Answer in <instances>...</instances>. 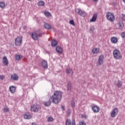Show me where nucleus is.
Returning <instances> with one entry per match:
<instances>
[{
    "label": "nucleus",
    "mask_w": 125,
    "mask_h": 125,
    "mask_svg": "<svg viewBox=\"0 0 125 125\" xmlns=\"http://www.w3.org/2000/svg\"><path fill=\"white\" fill-rule=\"evenodd\" d=\"M62 92L55 91L53 95L51 97V100L54 104H58L62 99Z\"/></svg>",
    "instance_id": "f257e3e1"
},
{
    "label": "nucleus",
    "mask_w": 125,
    "mask_h": 125,
    "mask_svg": "<svg viewBox=\"0 0 125 125\" xmlns=\"http://www.w3.org/2000/svg\"><path fill=\"white\" fill-rule=\"evenodd\" d=\"M42 37L41 31H34L32 33V38L34 41H38L39 38Z\"/></svg>",
    "instance_id": "f03ea898"
},
{
    "label": "nucleus",
    "mask_w": 125,
    "mask_h": 125,
    "mask_svg": "<svg viewBox=\"0 0 125 125\" xmlns=\"http://www.w3.org/2000/svg\"><path fill=\"white\" fill-rule=\"evenodd\" d=\"M113 57L115 59L117 60H121L123 56L121 54V52L118 49H116L113 51Z\"/></svg>",
    "instance_id": "7ed1b4c3"
},
{
    "label": "nucleus",
    "mask_w": 125,
    "mask_h": 125,
    "mask_svg": "<svg viewBox=\"0 0 125 125\" xmlns=\"http://www.w3.org/2000/svg\"><path fill=\"white\" fill-rule=\"evenodd\" d=\"M30 110L31 112H34V113H38L39 110H41V105L39 104H33L31 106Z\"/></svg>",
    "instance_id": "20e7f679"
},
{
    "label": "nucleus",
    "mask_w": 125,
    "mask_h": 125,
    "mask_svg": "<svg viewBox=\"0 0 125 125\" xmlns=\"http://www.w3.org/2000/svg\"><path fill=\"white\" fill-rule=\"evenodd\" d=\"M106 18L110 22H114L115 21V16L111 12H108L106 14Z\"/></svg>",
    "instance_id": "39448f33"
},
{
    "label": "nucleus",
    "mask_w": 125,
    "mask_h": 125,
    "mask_svg": "<svg viewBox=\"0 0 125 125\" xmlns=\"http://www.w3.org/2000/svg\"><path fill=\"white\" fill-rule=\"evenodd\" d=\"M22 37L19 36L15 40V44L16 46H20L22 43Z\"/></svg>",
    "instance_id": "423d86ee"
},
{
    "label": "nucleus",
    "mask_w": 125,
    "mask_h": 125,
    "mask_svg": "<svg viewBox=\"0 0 125 125\" xmlns=\"http://www.w3.org/2000/svg\"><path fill=\"white\" fill-rule=\"evenodd\" d=\"M104 60V55L101 54L98 59V62L97 63V66H101L103 64V61Z\"/></svg>",
    "instance_id": "0eeeda50"
},
{
    "label": "nucleus",
    "mask_w": 125,
    "mask_h": 125,
    "mask_svg": "<svg viewBox=\"0 0 125 125\" xmlns=\"http://www.w3.org/2000/svg\"><path fill=\"white\" fill-rule=\"evenodd\" d=\"M118 113H119V109L118 108H114L112 111L110 112L111 117H112V118H115V117L118 115Z\"/></svg>",
    "instance_id": "6e6552de"
},
{
    "label": "nucleus",
    "mask_w": 125,
    "mask_h": 125,
    "mask_svg": "<svg viewBox=\"0 0 125 125\" xmlns=\"http://www.w3.org/2000/svg\"><path fill=\"white\" fill-rule=\"evenodd\" d=\"M76 125V122L75 121V120H73L72 122H71V120L70 119H67L65 122V125Z\"/></svg>",
    "instance_id": "1a4fd4ad"
},
{
    "label": "nucleus",
    "mask_w": 125,
    "mask_h": 125,
    "mask_svg": "<svg viewBox=\"0 0 125 125\" xmlns=\"http://www.w3.org/2000/svg\"><path fill=\"white\" fill-rule=\"evenodd\" d=\"M42 66L44 69H47L48 64H47V61L45 60H43L42 62Z\"/></svg>",
    "instance_id": "9d476101"
},
{
    "label": "nucleus",
    "mask_w": 125,
    "mask_h": 125,
    "mask_svg": "<svg viewBox=\"0 0 125 125\" xmlns=\"http://www.w3.org/2000/svg\"><path fill=\"white\" fill-rule=\"evenodd\" d=\"M2 63L5 65V66H7L8 65V60L6 57L4 56L2 58Z\"/></svg>",
    "instance_id": "9b49d317"
},
{
    "label": "nucleus",
    "mask_w": 125,
    "mask_h": 125,
    "mask_svg": "<svg viewBox=\"0 0 125 125\" xmlns=\"http://www.w3.org/2000/svg\"><path fill=\"white\" fill-rule=\"evenodd\" d=\"M56 50L58 53H59L60 54H61L62 52H63V49L61 47L58 46L56 48Z\"/></svg>",
    "instance_id": "f8f14e48"
},
{
    "label": "nucleus",
    "mask_w": 125,
    "mask_h": 125,
    "mask_svg": "<svg viewBox=\"0 0 125 125\" xmlns=\"http://www.w3.org/2000/svg\"><path fill=\"white\" fill-rule=\"evenodd\" d=\"M67 91H71L72 90V84L70 81L67 82Z\"/></svg>",
    "instance_id": "ddd939ff"
},
{
    "label": "nucleus",
    "mask_w": 125,
    "mask_h": 125,
    "mask_svg": "<svg viewBox=\"0 0 125 125\" xmlns=\"http://www.w3.org/2000/svg\"><path fill=\"white\" fill-rule=\"evenodd\" d=\"M51 46H52L53 47H54L55 46H57V44H58V43L57 42V41H56L55 39H53L52 41H51Z\"/></svg>",
    "instance_id": "4468645a"
},
{
    "label": "nucleus",
    "mask_w": 125,
    "mask_h": 125,
    "mask_svg": "<svg viewBox=\"0 0 125 125\" xmlns=\"http://www.w3.org/2000/svg\"><path fill=\"white\" fill-rule=\"evenodd\" d=\"M18 75L16 74H14L11 75V80H13V81H17L18 80Z\"/></svg>",
    "instance_id": "2eb2a0df"
},
{
    "label": "nucleus",
    "mask_w": 125,
    "mask_h": 125,
    "mask_svg": "<svg viewBox=\"0 0 125 125\" xmlns=\"http://www.w3.org/2000/svg\"><path fill=\"white\" fill-rule=\"evenodd\" d=\"M23 118L25 120H30V119H32V115L31 114H25L23 115Z\"/></svg>",
    "instance_id": "dca6fc26"
},
{
    "label": "nucleus",
    "mask_w": 125,
    "mask_h": 125,
    "mask_svg": "<svg viewBox=\"0 0 125 125\" xmlns=\"http://www.w3.org/2000/svg\"><path fill=\"white\" fill-rule=\"evenodd\" d=\"M110 41L112 43H117L118 42V38L117 37H112L110 39Z\"/></svg>",
    "instance_id": "f3484780"
},
{
    "label": "nucleus",
    "mask_w": 125,
    "mask_h": 125,
    "mask_svg": "<svg viewBox=\"0 0 125 125\" xmlns=\"http://www.w3.org/2000/svg\"><path fill=\"white\" fill-rule=\"evenodd\" d=\"M66 73L67 75H69V74H71V75H73V74H74V71H73V69L71 68H66Z\"/></svg>",
    "instance_id": "a211bd4d"
},
{
    "label": "nucleus",
    "mask_w": 125,
    "mask_h": 125,
    "mask_svg": "<svg viewBox=\"0 0 125 125\" xmlns=\"http://www.w3.org/2000/svg\"><path fill=\"white\" fill-rule=\"evenodd\" d=\"M44 27L46 30H50L51 29V26L47 23H45L44 24Z\"/></svg>",
    "instance_id": "6ab92c4d"
},
{
    "label": "nucleus",
    "mask_w": 125,
    "mask_h": 125,
    "mask_svg": "<svg viewBox=\"0 0 125 125\" xmlns=\"http://www.w3.org/2000/svg\"><path fill=\"white\" fill-rule=\"evenodd\" d=\"M9 90L11 93H14L15 92V87L14 86H10Z\"/></svg>",
    "instance_id": "aec40b11"
},
{
    "label": "nucleus",
    "mask_w": 125,
    "mask_h": 125,
    "mask_svg": "<svg viewBox=\"0 0 125 125\" xmlns=\"http://www.w3.org/2000/svg\"><path fill=\"white\" fill-rule=\"evenodd\" d=\"M50 100H51V99H50L49 101L44 102L43 103V104H44V106H50V104H51V101H50Z\"/></svg>",
    "instance_id": "412c9836"
},
{
    "label": "nucleus",
    "mask_w": 125,
    "mask_h": 125,
    "mask_svg": "<svg viewBox=\"0 0 125 125\" xmlns=\"http://www.w3.org/2000/svg\"><path fill=\"white\" fill-rule=\"evenodd\" d=\"M118 26L119 28H121V29H123V28L125 27V24L124 23V22L120 21L118 23Z\"/></svg>",
    "instance_id": "4be33fe9"
},
{
    "label": "nucleus",
    "mask_w": 125,
    "mask_h": 125,
    "mask_svg": "<svg viewBox=\"0 0 125 125\" xmlns=\"http://www.w3.org/2000/svg\"><path fill=\"white\" fill-rule=\"evenodd\" d=\"M15 58L16 60L19 61V60H21V59L22 58V56L20 55H16L15 56Z\"/></svg>",
    "instance_id": "5701e85b"
},
{
    "label": "nucleus",
    "mask_w": 125,
    "mask_h": 125,
    "mask_svg": "<svg viewBox=\"0 0 125 125\" xmlns=\"http://www.w3.org/2000/svg\"><path fill=\"white\" fill-rule=\"evenodd\" d=\"M100 111V108L97 105H94V113H98Z\"/></svg>",
    "instance_id": "b1692460"
},
{
    "label": "nucleus",
    "mask_w": 125,
    "mask_h": 125,
    "mask_svg": "<svg viewBox=\"0 0 125 125\" xmlns=\"http://www.w3.org/2000/svg\"><path fill=\"white\" fill-rule=\"evenodd\" d=\"M44 14L46 16V17H49L51 16V14L49 12L46 11H45L44 12Z\"/></svg>",
    "instance_id": "393cba45"
},
{
    "label": "nucleus",
    "mask_w": 125,
    "mask_h": 125,
    "mask_svg": "<svg viewBox=\"0 0 125 125\" xmlns=\"http://www.w3.org/2000/svg\"><path fill=\"white\" fill-rule=\"evenodd\" d=\"M71 106L72 107V108H75V99L73 98L72 99L71 102Z\"/></svg>",
    "instance_id": "a878e982"
},
{
    "label": "nucleus",
    "mask_w": 125,
    "mask_h": 125,
    "mask_svg": "<svg viewBox=\"0 0 125 125\" xmlns=\"http://www.w3.org/2000/svg\"><path fill=\"white\" fill-rule=\"evenodd\" d=\"M117 83H118L117 84V87H118V88H121V87L123 86V84H122V82H121V81L120 80H118L117 81Z\"/></svg>",
    "instance_id": "bb28decb"
},
{
    "label": "nucleus",
    "mask_w": 125,
    "mask_h": 125,
    "mask_svg": "<svg viewBox=\"0 0 125 125\" xmlns=\"http://www.w3.org/2000/svg\"><path fill=\"white\" fill-rule=\"evenodd\" d=\"M75 11L77 14H78L79 15H81V13L82 10L80 8H77L75 9Z\"/></svg>",
    "instance_id": "cd10ccee"
},
{
    "label": "nucleus",
    "mask_w": 125,
    "mask_h": 125,
    "mask_svg": "<svg viewBox=\"0 0 125 125\" xmlns=\"http://www.w3.org/2000/svg\"><path fill=\"white\" fill-rule=\"evenodd\" d=\"M38 5L39 6H43L44 5V1H40L38 3Z\"/></svg>",
    "instance_id": "c85d7f7f"
},
{
    "label": "nucleus",
    "mask_w": 125,
    "mask_h": 125,
    "mask_svg": "<svg viewBox=\"0 0 125 125\" xmlns=\"http://www.w3.org/2000/svg\"><path fill=\"white\" fill-rule=\"evenodd\" d=\"M86 16V13L84 11H81V13L80 14V16H82V17H85Z\"/></svg>",
    "instance_id": "c756f323"
},
{
    "label": "nucleus",
    "mask_w": 125,
    "mask_h": 125,
    "mask_svg": "<svg viewBox=\"0 0 125 125\" xmlns=\"http://www.w3.org/2000/svg\"><path fill=\"white\" fill-rule=\"evenodd\" d=\"M94 31V26H91L89 29V33H93Z\"/></svg>",
    "instance_id": "7c9ffc66"
},
{
    "label": "nucleus",
    "mask_w": 125,
    "mask_h": 125,
    "mask_svg": "<svg viewBox=\"0 0 125 125\" xmlns=\"http://www.w3.org/2000/svg\"><path fill=\"white\" fill-rule=\"evenodd\" d=\"M5 6V4L3 2H0V7L1 8H3V7H4Z\"/></svg>",
    "instance_id": "2f4dec72"
},
{
    "label": "nucleus",
    "mask_w": 125,
    "mask_h": 125,
    "mask_svg": "<svg viewBox=\"0 0 125 125\" xmlns=\"http://www.w3.org/2000/svg\"><path fill=\"white\" fill-rule=\"evenodd\" d=\"M69 23L71 24V25H72V26H76V24L75 23V22H74V20H70L69 21Z\"/></svg>",
    "instance_id": "473e14b6"
},
{
    "label": "nucleus",
    "mask_w": 125,
    "mask_h": 125,
    "mask_svg": "<svg viewBox=\"0 0 125 125\" xmlns=\"http://www.w3.org/2000/svg\"><path fill=\"white\" fill-rule=\"evenodd\" d=\"M98 52H99V48H95L94 54H97V53H98Z\"/></svg>",
    "instance_id": "72a5a7b5"
},
{
    "label": "nucleus",
    "mask_w": 125,
    "mask_h": 125,
    "mask_svg": "<svg viewBox=\"0 0 125 125\" xmlns=\"http://www.w3.org/2000/svg\"><path fill=\"white\" fill-rule=\"evenodd\" d=\"M79 125H86V124L85 122H84V121H81L79 122Z\"/></svg>",
    "instance_id": "f704fd0d"
},
{
    "label": "nucleus",
    "mask_w": 125,
    "mask_h": 125,
    "mask_svg": "<svg viewBox=\"0 0 125 125\" xmlns=\"http://www.w3.org/2000/svg\"><path fill=\"white\" fill-rule=\"evenodd\" d=\"M121 19L123 21H125V14H122Z\"/></svg>",
    "instance_id": "c9c22d12"
},
{
    "label": "nucleus",
    "mask_w": 125,
    "mask_h": 125,
    "mask_svg": "<svg viewBox=\"0 0 125 125\" xmlns=\"http://www.w3.org/2000/svg\"><path fill=\"white\" fill-rule=\"evenodd\" d=\"M122 39H125V31L122 32L121 34Z\"/></svg>",
    "instance_id": "e433bc0d"
},
{
    "label": "nucleus",
    "mask_w": 125,
    "mask_h": 125,
    "mask_svg": "<svg viewBox=\"0 0 125 125\" xmlns=\"http://www.w3.org/2000/svg\"><path fill=\"white\" fill-rule=\"evenodd\" d=\"M3 110L5 113H7V112L9 111V109L8 107H5L3 109Z\"/></svg>",
    "instance_id": "4c0bfd02"
},
{
    "label": "nucleus",
    "mask_w": 125,
    "mask_h": 125,
    "mask_svg": "<svg viewBox=\"0 0 125 125\" xmlns=\"http://www.w3.org/2000/svg\"><path fill=\"white\" fill-rule=\"evenodd\" d=\"M97 15H98L97 13H96L95 14H94V22H95V21H96L97 19Z\"/></svg>",
    "instance_id": "58836bf2"
},
{
    "label": "nucleus",
    "mask_w": 125,
    "mask_h": 125,
    "mask_svg": "<svg viewBox=\"0 0 125 125\" xmlns=\"http://www.w3.org/2000/svg\"><path fill=\"white\" fill-rule=\"evenodd\" d=\"M48 122H53V118L52 117H48L47 119Z\"/></svg>",
    "instance_id": "ea45409f"
},
{
    "label": "nucleus",
    "mask_w": 125,
    "mask_h": 125,
    "mask_svg": "<svg viewBox=\"0 0 125 125\" xmlns=\"http://www.w3.org/2000/svg\"><path fill=\"white\" fill-rule=\"evenodd\" d=\"M81 118H82V119H83V118H84V119H87V116H86V115H82V116H81Z\"/></svg>",
    "instance_id": "a19ab883"
},
{
    "label": "nucleus",
    "mask_w": 125,
    "mask_h": 125,
    "mask_svg": "<svg viewBox=\"0 0 125 125\" xmlns=\"http://www.w3.org/2000/svg\"><path fill=\"white\" fill-rule=\"evenodd\" d=\"M90 22H94V15H93L92 19H90Z\"/></svg>",
    "instance_id": "79ce46f5"
},
{
    "label": "nucleus",
    "mask_w": 125,
    "mask_h": 125,
    "mask_svg": "<svg viewBox=\"0 0 125 125\" xmlns=\"http://www.w3.org/2000/svg\"><path fill=\"white\" fill-rule=\"evenodd\" d=\"M4 78V76L3 75H0V80L1 81H3V79Z\"/></svg>",
    "instance_id": "37998d69"
},
{
    "label": "nucleus",
    "mask_w": 125,
    "mask_h": 125,
    "mask_svg": "<svg viewBox=\"0 0 125 125\" xmlns=\"http://www.w3.org/2000/svg\"><path fill=\"white\" fill-rule=\"evenodd\" d=\"M61 108H62V111H65V106L64 105H62Z\"/></svg>",
    "instance_id": "c03bdc74"
},
{
    "label": "nucleus",
    "mask_w": 125,
    "mask_h": 125,
    "mask_svg": "<svg viewBox=\"0 0 125 125\" xmlns=\"http://www.w3.org/2000/svg\"><path fill=\"white\" fill-rule=\"evenodd\" d=\"M112 4H113V5H114V6H116L118 5V4L115 2H113L112 3Z\"/></svg>",
    "instance_id": "a18cd8bd"
},
{
    "label": "nucleus",
    "mask_w": 125,
    "mask_h": 125,
    "mask_svg": "<svg viewBox=\"0 0 125 125\" xmlns=\"http://www.w3.org/2000/svg\"><path fill=\"white\" fill-rule=\"evenodd\" d=\"M93 112H94V105L91 106Z\"/></svg>",
    "instance_id": "49530a36"
},
{
    "label": "nucleus",
    "mask_w": 125,
    "mask_h": 125,
    "mask_svg": "<svg viewBox=\"0 0 125 125\" xmlns=\"http://www.w3.org/2000/svg\"><path fill=\"white\" fill-rule=\"evenodd\" d=\"M94 2L95 3H97V2H98V0H94Z\"/></svg>",
    "instance_id": "de8ad7c7"
},
{
    "label": "nucleus",
    "mask_w": 125,
    "mask_h": 125,
    "mask_svg": "<svg viewBox=\"0 0 125 125\" xmlns=\"http://www.w3.org/2000/svg\"><path fill=\"white\" fill-rule=\"evenodd\" d=\"M32 125H37V124H36V123H32Z\"/></svg>",
    "instance_id": "09e8293b"
},
{
    "label": "nucleus",
    "mask_w": 125,
    "mask_h": 125,
    "mask_svg": "<svg viewBox=\"0 0 125 125\" xmlns=\"http://www.w3.org/2000/svg\"><path fill=\"white\" fill-rule=\"evenodd\" d=\"M23 30H25V29H26V26H23Z\"/></svg>",
    "instance_id": "8fccbe9b"
},
{
    "label": "nucleus",
    "mask_w": 125,
    "mask_h": 125,
    "mask_svg": "<svg viewBox=\"0 0 125 125\" xmlns=\"http://www.w3.org/2000/svg\"><path fill=\"white\" fill-rule=\"evenodd\" d=\"M92 53L94 54V48H93L92 49Z\"/></svg>",
    "instance_id": "3c124183"
}]
</instances>
